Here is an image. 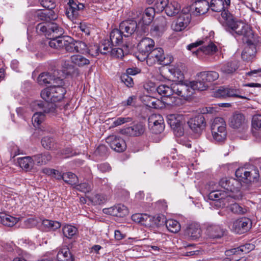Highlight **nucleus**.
I'll return each instance as SVG.
<instances>
[{
	"label": "nucleus",
	"mask_w": 261,
	"mask_h": 261,
	"mask_svg": "<svg viewBox=\"0 0 261 261\" xmlns=\"http://www.w3.org/2000/svg\"><path fill=\"white\" fill-rule=\"evenodd\" d=\"M62 85H54L42 90L40 94L45 102L34 101V106L37 107L35 109L37 110L42 109L45 113L56 115L58 111L56 102L62 99L66 93V90L62 86Z\"/></svg>",
	"instance_id": "nucleus-1"
},
{
	"label": "nucleus",
	"mask_w": 261,
	"mask_h": 261,
	"mask_svg": "<svg viewBox=\"0 0 261 261\" xmlns=\"http://www.w3.org/2000/svg\"><path fill=\"white\" fill-rule=\"evenodd\" d=\"M190 90L185 84L183 83H173L170 86L165 84L159 85L156 88V91L162 96L169 97L176 94L184 98L189 97L191 93Z\"/></svg>",
	"instance_id": "nucleus-2"
},
{
	"label": "nucleus",
	"mask_w": 261,
	"mask_h": 261,
	"mask_svg": "<svg viewBox=\"0 0 261 261\" xmlns=\"http://www.w3.org/2000/svg\"><path fill=\"white\" fill-rule=\"evenodd\" d=\"M219 186L224 189L226 198L239 199L242 195L240 191L241 182L234 178H222L219 182Z\"/></svg>",
	"instance_id": "nucleus-3"
},
{
	"label": "nucleus",
	"mask_w": 261,
	"mask_h": 261,
	"mask_svg": "<svg viewBox=\"0 0 261 261\" xmlns=\"http://www.w3.org/2000/svg\"><path fill=\"white\" fill-rule=\"evenodd\" d=\"M148 65L151 66L158 62L160 64L167 65L173 61V57L171 56L165 57L164 50L162 48L152 49L146 59Z\"/></svg>",
	"instance_id": "nucleus-4"
},
{
	"label": "nucleus",
	"mask_w": 261,
	"mask_h": 261,
	"mask_svg": "<svg viewBox=\"0 0 261 261\" xmlns=\"http://www.w3.org/2000/svg\"><path fill=\"white\" fill-rule=\"evenodd\" d=\"M228 25L233 35L243 36L246 39H253L254 35L252 30L243 22L232 20L229 22Z\"/></svg>",
	"instance_id": "nucleus-5"
},
{
	"label": "nucleus",
	"mask_w": 261,
	"mask_h": 261,
	"mask_svg": "<svg viewBox=\"0 0 261 261\" xmlns=\"http://www.w3.org/2000/svg\"><path fill=\"white\" fill-rule=\"evenodd\" d=\"M230 4V0H211L209 2L210 9L213 12H222V17L229 20L231 19L230 14L226 11Z\"/></svg>",
	"instance_id": "nucleus-6"
},
{
	"label": "nucleus",
	"mask_w": 261,
	"mask_h": 261,
	"mask_svg": "<svg viewBox=\"0 0 261 261\" xmlns=\"http://www.w3.org/2000/svg\"><path fill=\"white\" fill-rule=\"evenodd\" d=\"M154 47V42L152 39L144 38L141 39L138 45L139 54L137 57L138 60L142 62L145 61Z\"/></svg>",
	"instance_id": "nucleus-7"
},
{
	"label": "nucleus",
	"mask_w": 261,
	"mask_h": 261,
	"mask_svg": "<svg viewBox=\"0 0 261 261\" xmlns=\"http://www.w3.org/2000/svg\"><path fill=\"white\" fill-rule=\"evenodd\" d=\"M190 21V14L183 9L177 19L172 22L171 28L175 32H181L187 27Z\"/></svg>",
	"instance_id": "nucleus-8"
},
{
	"label": "nucleus",
	"mask_w": 261,
	"mask_h": 261,
	"mask_svg": "<svg viewBox=\"0 0 261 261\" xmlns=\"http://www.w3.org/2000/svg\"><path fill=\"white\" fill-rule=\"evenodd\" d=\"M167 28V21L166 18L161 16L158 17L152 24L150 32L153 37H159L161 36Z\"/></svg>",
	"instance_id": "nucleus-9"
},
{
	"label": "nucleus",
	"mask_w": 261,
	"mask_h": 261,
	"mask_svg": "<svg viewBox=\"0 0 261 261\" xmlns=\"http://www.w3.org/2000/svg\"><path fill=\"white\" fill-rule=\"evenodd\" d=\"M188 124L190 129L197 134H200L206 127V121L202 115H198L190 118Z\"/></svg>",
	"instance_id": "nucleus-10"
},
{
	"label": "nucleus",
	"mask_w": 261,
	"mask_h": 261,
	"mask_svg": "<svg viewBox=\"0 0 261 261\" xmlns=\"http://www.w3.org/2000/svg\"><path fill=\"white\" fill-rule=\"evenodd\" d=\"M251 226V221L247 218H241L235 220L231 227V230L237 233H243L247 231Z\"/></svg>",
	"instance_id": "nucleus-11"
},
{
	"label": "nucleus",
	"mask_w": 261,
	"mask_h": 261,
	"mask_svg": "<svg viewBox=\"0 0 261 261\" xmlns=\"http://www.w3.org/2000/svg\"><path fill=\"white\" fill-rule=\"evenodd\" d=\"M106 140L111 148L117 152H123L126 148L125 142L120 137L112 135L108 136Z\"/></svg>",
	"instance_id": "nucleus-12"
},
{
	"label": "nucleus",
	"mask_w": 261,
	"mask_h": 261,
	"mask_svg": "<svg viewBox=\"0 0 261 261\" xmlns=\"http://www.w3.org/2000/svg\"><path fill=\"white\" fill-rule=\"evenodd\" d=\"M155 13V9L153 7H148L143 11L142 16L139 21V25H142V30L144 33L148 32L147 26L152 22Z\"/></svg>",
	"instance_id": "nucleus-13"
},
{
	"label": "nucleus",
	"mask_w": 261,
	"mask_h": 261,
	"mask_svg": "<svg viewBox=\"0 0 261 261\" xmlns=\"http://www.w3.org/2000/svg\"><path fill=\"white\" fill-rule=\"evenodd\" d=\"M70 62L72 64L67 62H65L62 66L66 69H71L73 67H82L84 66L88 65L90 64V61L85 57L81 55H74L70 57Z\"/></svg>",
	"instance_id": "nucleus-14"
},
{
	"label": "nucleus",
	"mask_w": 261,
	"mask_h": 261,
	"mask_svg": "<svg viewBox=\"0 0 261 261\" xmlns=\"http://www.w3.org/2000/svg\"><path fill=\"white\" fill-rule=\"evenodd\" d=\"M145 130V125L142 123H137L131 126L123 128L120 130V133L128 136L138 137L144 133Z\"/></svg>",
	"instance_id": "nucleus-15"
},
{
	"label": "nucleus",
	"mask_w": 261,
	"mask_h": 261,
	"mask_svg": "<svg viewBox=\"0 0 261 261\" xmlns=\"http://www.w3.org/2000/svg\"><path fill=\"white\" fill-rule=\"evenodd\" d=\"M68 7L66 10V14L68 17L71 19L76 18L80 12L84 8V5L79 2H76L74 0H69L67 4Z\"/></svg>",
	"instance_id": "nucleus-16"
},
{
	"label": "nucleus",
	"mask_w": 261,
	"mask_h": 261,
	"mask_svg": "<svg viewBox=\"0 0 261 261\" xmlns=\"http://www.w3.org/2000/svg\"><path fill=\"white\" fill-rule=\"evenodd\" d=\"M37 82L40 85L50 84L52 86L56 84H63V80L48 72L41 73L37 78Z\"/></svg>",
	"instance_id": "nucleus-17"
},
{
	"label": "nucleus",
	"mask_w": 261,
	"mask_h": 261,
	"mask_svg": "<svg viewBox=\"0 0 261 261\" xmlns=\"http://www.w3.org/2000/svg\"><path fill=\"white\" fill-rule=\"evenodd\" d=\"M209 9V2L206 0H197L190 7V11L196 15H203Z\"/></svg>",
	"instance_id": "nucleus-18"
},
{
	"label": "nucleus",
	"mask_w": 261,
	"mask_h": 261,
	"mask_svg": "<svg viewBox=\"0 0 261 261\" xmlns=\"http://www.w3.org/2000/svg\"><path fill=\"white\" fill-rule=\"evenodd\" d=\"M138 28L137 22L134 20H127L120 23L119 29L124 37L132 36L136 32Z\"/></svg>",
	"instance_id": "nucleus-19"
},
{
	"label": "nucleus",
	"mask_w": 261,
	"mask_h": 261,
	"mask_svg": "<svg viewBox=\"0 0 261 261\" xmlns=\"http://www.w3.org/2000/svg\"><path fill=\"white\" fill-rule=\"evenodd\" d=\"M200 72H199L197 74L196 81L190 82L188 84H185L190 89L189 91L191 93L189 95V97L193 94L194 90L203 91L208 87V84L205 80H202L200 78Z\"/></svg>",
	"instance_id": "nucleus-20"
},
{
	"label": "nucleus",
	"mask_w": 261,
	"mask_h": 261,
	"mask_svg": "<svg viewBox=\"0 0 261 261\" xmlns=\"http://www.w3.org/2000/svg\"><path fill=\"white\" fill-rule=\"evenodd\" d=\"M239 90L237 89L221 87L219 89L217 90L214 93L216 97L218 98H226L229 97H237L241 98L246 99L244 96H241L239 94Z\"/></svg>",
	"instance_id": "nucleus-21"
},
{
	"label": "nucleus",
	"mask_w": 261,
	"mask_h": 261,
	"mask_svg": "<svg viewBox=\"0 0 261 261\" xmlns=\"http://www.w3.org/2000/svg\"><path fill=\"white\" fill-rule=\"evenodd\" d=\"M246 42L247 45L242 51V58L244 60L250 61L253 59L256 53V46L253 43L252 39H247Z\"/></svg>",
	"instance_id": "nucleus-22"
},
{
	"label": "nucleus",
	"mask_w": 261,
	"mask_h": 261,
	"mask_svg": "<svg viewBox=\"0 0 261 261\" xmlns=\"http://www.w3.org/2000/svg\"><path fill=\"white\" fill-rule=\"evenodd\" d=\"M186 234L192 240H196L201 236V229L198 223H192L187 227Z\"/></svg>",
	"instance_id": "nucleus-23"
},
{
	"label": "nucleus",
	"mask_w": 261,
	"mask_h": 261,
	"mask_svg": "<svg viewBox=\"0 0 261 261\" xmlns=\"http://www.w3.org/2000/svg\"><path fill=\"white\" fill-rule=\"evenodd\" d=\"M32 107L33 111H36L33 115L32 119L33 124L35 127H38L39 125L44 121L45 114L53 116L50 114L45 113L42 109H39L38 110H36L35 108L37 107H35L34 106V102L32 104Z\"/></svg>",
	"instance_id": "nucleus-24"
},
{
	"label": "nucleus",
	"mask_w": 261,
	"mask_h": 261,
	"mask_svg": "<svg viewBox=\"0 0 261 261\" xmlns=\"http://www.w3.org/2000/svg\"><path fill=\"white\" fill-rule=\"evenodd\" d=\"M245 124L244 116L240 113L234 114L229 119V126L234 129L242 127Z\"/></svg>",
	"instance_id": "nucleus-25"
},
{
	"label": "nucleus",
	"mask_w": 261,
	"mask_h": 261,
	"mask_svg": "<svg viewBox=\"0 0 261 261\" xmlns=\"http://www.w3.org/2000/svg\"><path fill=\"white\" fill-rule=\"evenodd\" d=\"M206 233L210 238H219L223 235L224 230L220 225L211 224L207 227Z\"/></svg>",
	"instance_id": "nucleus-26"
},
{
	"label": "nucleus",
	"mask_w": 261,
	"mask_h": 261,
	"mask_svg": "<svg viewBox=\"0 0 261 261\" xmlns=\"http://www.w3.org/2000/svg\"><path fill=\"white\" fill-rule=\"evenodd\" d=\"M55 261H74V258L66 246L61 248Z\"/></svg>",
	"instance_id": "nucleus-27"
},
{
	"label": "nucleus",
	"mask_w": 261,
	"mask_h": 261,
	"mask_svg": "<svg viewBox=\"0 0 261 261\" xmlns=\"http://www.w3.org/2000/svg\"><path fill=\"white\" fill-rule=\"evenodd\" d=\"M254 245L251 244H246L241 245L239 247L233 248L225 252L226 255H229L230 254H241V253H247L253 250Z\"/></svg>",
	"instance_id": "nucleus-28"
},
{
	"label": "nucleus",
	"mask_w": 261,
	"mask_h": 261,
	"mask_svg": "<svg viewBox=\"0 0 261 261\" xmlns=\"http://www.w3.org/2000/svg\"><path fill=\"white\" fill-rule=\"evenodd\" d=\"M217 50V47L213 43L211 42L207 45H204L202 47L193 51V54L196 56H200L201 53L205 55H211L216 53Z\"/></svg>",
	"instance_id": "nucleus-29"
},
{
	"label": "nucleus",
	"mask_w": 261,
	"mask_h": 261,
	"mask_svg": "<svg viewBox=\"0 0 261 261\" xmlns=\"http://www.w3.org/2000/svg\"><path fill=\"white\" fill-rule=\"evenodd\" d=\"M184 118L182 115L179 114H171L168 116V123L171 127L175 129L180 128Z\"/></svg>",
	"instance_id": "nucleus-30"
},
{
	"label": "nucleus",
	"mask_w": 261,
	"mask_h": 261,
	"mask_svg": "<svg viewBox=\"0 0 261 261\" xmlns=\"http://www.w3.org/2000/svg\"><path fill=\"white\" fill-rule=\"evenodd\" d=\"M58 179H63L67 184L71 186H75L79 181L77 176L71 172L65 173L63 174H59Z\"/></svg>",
	"instance_id": "nucleus-31"
},
{
	"label": "nucleus",
	"mask_w": 261,
	"mask_h": 261,
	"mask_svg": "<svg viewBox=\"0 0 261 261\" xmlns=\"http://www.w3.org/2000/svg\"><path fill=\"white\" fill-rule=\"evenodd\" d=\"M180 10V6L179 4L175 1L168 3L165 9L166 13L169 16H172L178 14Z\"/></svg>",
	"instance_id": "nucleus-32"
},
{
	"label": "nucleus",
	"mask_w": 261,
	"mask_h": 261,
	"mask_svg": "<svg viewBox=\"0 0 261 261\" xmlns=\"http://www.w3.org/2000/svg\"><path fill=\"white\" fill-rule=\"evenodd\" d=\"M33 158L38 166L45 165L51 159V156L48 152L35 155Z\"/></svg>",
	"instance_id": "nucleus-33"
},
{
	"label": "nucleus",
	"mask_w": 261,
	"mask_h": 261,
	"mask_svg": "<svg viewBox=\"0 0 261 261\" xmlns=\"http://www.w3.org/2000/svg\"><path fill=\"white\" fill-rule=\"evenodd\" d=\"M31 156H25L19 158L18 163L19 166L23 169L29 170L31 169L34 165V159Z\"/></svg>",
	"instance_id": "nucleus-34"
},
{
	"label": "nucleus",
	"mask_w": 261,
	"mask_h": 261,
	"mask_svg": "<svg viewBox=\"0 0 261 261\" xmlns=\"http://www.w3.org/2000/svg\"><path fill=\"white\" fill-rule=\"evenodd\" d=\"M211 129L214 130V133L217 130H220L222 132V133H224L223 132L224 130L226 129V123L223 118L221 117H216L212 124L211 125ZM224 134L222 135H223Z\"/></svg>",
	"instance_id": "nucleus-35"
},
{
	"label": "nucleus",
	"mask_w": 261,
	"mask_h": 261,
	"mask_svg": "<svg viewBox=\"0 0 261 261\" xmlns=\"http://www.w3.org/2000/svg\"><path fill=\"white\" fill-rule=\"evenodd\" d=\"M123 33L120 29H114L110 35L111 42L114 45H117L122 42L123 38Z\"/></svg>",
	"instance_id": "nucleus-36"
},
{
	"label": "nucleus",
	"mask_w": 261,
	"mask_h": 261,
	"mask_svg": "<svg viewBox=\"0 0 261 261\" xmlns=\"http://www.w3.org/2000/svg\"><path fill=\"white\" fill-rule=\"evenodd\" d=\"M200 78L205 80L207 83L212 82L219 77V74L216 71H208L200 72Z\"/></svg>",
	"instance_id": "nucleus-37"
},
{
	"label": "nucleus",
	"mask_w": 261,
	"mask_h": 261,
	"mask_svg": "<svg viewBox=\"0 0 261 261\" xmlns=\"http://www.w3.org/2000/svg\"><path fill=\"white\" fill-rule=\"evenodd\" d=\"M149 4H153L155 12L159 13L165 10L168 0H147Z\"/></svg>",
	"instance_id": "nucleus-38"
},
{
	"label": "nucleus",
	"mask_w": 261,
	"mask_h": 261,
	"mask_svg": "<svg viewBox=\"0 0 261 261\" xmlns=\"http://www.w3.org/2000/svg\"><path fill=\"white\" fill-rule=\"evenodd\" d=\"M259 176L258 169L253 166L247 170V174L245 179L249 182H254L257 180Z\"/></svg>",
	"instance_id": "nucleus-39"
},
{
	"label": "nucleus",
	"mask_w": 261,
	"mask_h": 261,
	"mask_svg": "<svg viewBox=\"0 0 261 261\" xmlns=\"http://www.w3.org/2000/svg\"><path fill=\"white\" fill-rule=\"evenodd\" d=\"M65 39L64 38L56 36L48 42L50 47L58 49L63 48V45H65Z\"/></svg>",
	"instance_id": "nucleus-40"
},
{
	"label": "nucleus",
	"mask_w": 261,
	"mask_h": 261,
	"mask_svg": "<svg viewBox=\"0 0 261 261\" xmlns=\"http://www.w3.org/2000/svg\"><path fill=\"white\" fill-rule=\"evenodd\" d=\"M166 226L169 231L173 233L178 232L180 229L179 222L173 219H169L166 221Z\"/></svg>",
	"instance_id": "nucleus-41"
},
{
	"label": "nucleus",
	"mask_w": 261,
	"mask_h": 261,
	"mask_svg": "<svg viewBox=\"0 0 261 261\" xmlns=\"http://www.w3.org/2000/svg\"><path fill=\"white\" fill-rule=\"evenodd\" d=\"M238 68V66L234 62H228L224 64L221 68V71L225 74H230L234 72Z\"/></svg>",
	"instance_id": "nucleus-42"
},
{
	"label": "nucleus",
	"mask_w": 261,
	"mask_h": 261,
	"mask_svg": "<svg viewBox=\"0 0 261 261\" xmlns=\"http://www.w3.org/2000/svg\"><path fill=\"white\" fill-rule=\"evenodd\" d=\"M48 30H49V35L51 33L55 34V36L60 37L64 33V30L58 24L56 23L52 22L48 24Z\"/></svg>",
	"instance_id": "nucleus-43"
},
{
	"label": "nucleus",
	"mask_w": 261,
	"mask_h": 261,
	"mask_svg": "<svg viewBox=\"0 0 261 261\" xmlns=\"http://www.w3.org/2000/svg\"><path fill=\"white\" fill-rule=\"evenodd\" d=\"M209 199L212 200H227L226 195L224 192L221 191H212L208 195Z\"/></svg>",
	"instance_id": "nucleus-44"
},
{
	"label": "nucleus",
	"mask_w": 261,
	"mask_h": 261,
	"mask_svg": "<svg viewBox=\"0 0 261 261\" xmlns=\"http://www.w3.org/2000/svg\"><path fill=\"white\" fill-rule=\"evenodd\" d=\"M229 208L231 212L238 215L244 214L247 212V209L245 206L237 203L230 204L229 206Z\"/></svg>",
	"instance_id": "nucleus-45"
},
{
	"label": "nucleus",
	"mask_w": 261,
	"mask_h": 261,
	"mask_svg": "<svg viewBox=\"0 0 261 261\" xmlns=\"http://www.w3.org/2000/svg\"><path fill=\"white\" fill-rule=\"evenodd\" d=\"M113 45L109 40H104L99 45L100 53L103 55L111 53V50L112 49Z\"/></svg>",
	"instance_id": "nucleus-46"
},
{
	"label": "nucleus",
	"mask_w": 261,
	"mask_h": 261,
	"mask_svg": "<svg viewBox=\"0 0 261 261\" xmlns=\"http://www.w3.org/2000/svg\"><path fill=\"white\" fill-rule=\"evenodd\" d=\"M64 235L67 238H72L77 232L76 227L71 225H66L62 229Z\"/></svg>",
	"instance_id": "nucleus-47"
},
{
	"label": "nucleus",
	"mask_w": 261,
	"mask_h": 261,
	"mask_svg": "<svg viewBox=\"0 0 261 261\" xmlns=\"http://www.w3.org/2000/svg\"><path fill=\"white\" fill-rule=\"evenodd\" d=\"M48 23L42 22L38 23L36 27V30L39 35H49V30L48 27Z\"/></svg>",
	"instance_id": "nucleus-48"
},
{
	"label": "nucleus",
	"mask_w": 261,
	"mask_h": 261,
	"mask_svg": "<svg viewBox=\"0 0 261 261\" xmlns=\"http://www.w3.org/2000/svg\"><path fill=\"white\" fill-rule=\"evenodd\" d=\"M91 202L95 205L104 203L107 200V197L103 194H96L89 198Z\"/></svg>",
	"instance_id": "nucleus-49"
},
{
	"label": "nucleus",
	"mask_w": 261,
	"mask_h": 261,
	"mask_svg": "<svg viewBox=\"0 0 261 261\" xmlns=\"http://www.w3.org/2000/svg\"><path fill=\"white\" fill-rule=\"evenodd\" d=\"M41 144L46 149H51L54 147L55 141L53 138L46 136L41 140Z\"/></svg>",
	"instance_id": "nucleus-50"
},
{
	"label": "nucleus",
	"mask_w": 261,
	"mask_h": 261,
	"mask_svg": "<svg viewBox=\"0 0 261 261\" xmlns=\"http://www.w3.org/2000/svg\"><path fill=\"white\" fill-rule=\"evenodd\" d=\"M164 123L163 117L160 114H153L148 118V125L158 124Z\"/></svg>",
	"instance_id": "nucleus-51"
},
{
	"label": "nucleus",
	"mask_w": 261,
	"mask_h": 261,
	"mask_svg": "<svg viewBox=\"0 0 261 261\" xmlns=\"http://www.w3.org/2000/svg\"><path fill=\"white\" fill-rule=\"evenodd\" d=\"M38 18L41 20L48 22L51 20H54L56 18V16L55 14H53L52 11H49L47 14L41 12L38 14Z\"/></svg>",
	"instance_id": "nucleus-52"
},
{
	"label": "nucleus",
	"mask_w": 261,
	"mask_h": 261,
	"mask_svg": "<svg viewBox=\"0 0 261 261\" xmlns=\"http://www.w3.org/2000/svg\"><path fill=\"white\" fill-rule=\"evenodd\" d=\"M115 207V211H116V216L123 217L128 213L127 208L123 204H118Z\"/></svg>",
	"instance_id": "nucleus-53"
},
{
	"label": "nucleus",
	"mask_w": 261,
	"mask_h": 261,
	"mask_svg": "<svg viewBox=\"0 0 261 261\" xmlns=\"http://www.w3.org/2000/svg\"><path fill=\"white\" fill-rule=\"evenodd\" d=\"M223 132H224V134L223 135H221V134H222V132L221 130H216L214 133V130H212V134L214 139L217 142H222L224 141L226 138V130H224Z\"/></svg>",
	"instance_id": "nucleus-54"
},
{
	"label": "nucleus",
	"mask_w": 261,
	"mask_h": 261,
	"mask_svg": "<svg viewBox=\"0 0 261 261\" xmlns=\"http://www.w3.org/2000/svg\"><path fill=\"white\" fill-rule=\"evenodd\" d=\"M75 188L80 192L87 193L90 192L92 190L93 186L92 185L85 182L79 185L76 184L75 185Z\"/></svg>",
	"instance_id": "nucleus-55"
},
{
	"label": "nucleus",
	"mask_w": 261,
	"mask_h": 261,
	"mask_svg": "<svg viewBox=\"0 0 261 261\" xmlns=\"http://www.w3.org/2000/svg\"><path fill=\"white\" fill-rule=\"evenodd\" d=\"M43 224L53 230H55L61 227V223L56 221L45 220L43 221Z\"/></svg>",
	"instance_id": "nucleus-56"
},
{
	"label": "nucleus",
	"mask_w": 261,
	"mask_h": 261,
	"mask_svg": "<svg viewBox=\"0 0 261 261\" xmlns=\"http://www.w3.org/2000/svg\"><path fill=\"white\" fill-rule=\"evenodd\" d=\"M75 52L84 54L87 51V46L86 44L81 41H74Z\"/></svg>",
	"instance_id": "nucleus-57"
},
{
	"label": "nucleus",
	"mask_w": 261,
	"mask_h": 261,
	"mask_svg": "<svg viewBox=\"0 0 261 261\" xmlns=\"http://www.w3.org/2000/svg\"><path fill=\"white\" fill-rule=\"evenodd\" d=\"M17 221L16 218L5 215L4 218H3V224L9 227H12L16 223Z\"/></svg>",
	"instance_id": "nucleus-58"
},
{
	"label": "nucleus",
	"mask_w": 261,
	"mask_h": 261,
	"mask_svg": "<svg viewBox=\"0 0 261 261\" xmlns=\"http://www.w3.org/2000/svg\"><path fill=\"white\" fill-rule=\"evenodd\" d=\"M132 120L130 117H118L115 119L112 124V127H117L125 123L130 122Z\"/></svg>",
	"instance_id": "nucleus-59"
},
{
	"label": "nucleus",
	"mask_w": 261,
	"mask_h": 261,
	"mask_svg": "<svg viewBox=\"0 0 261 261\" xmlns=\"http://www.w3.org/2000/svg\"><path fill=\"white\" fill-rule=\"evenodd\" d=\"M145 98V100L147 101V103H146L147 106L154 109H159L160 108L159 103L160 101L159 100L148 96H146Z\"/></svg>",
	"instance_id": "nucleus-60"
},
{
	"label": "nucleus",
	"mask_w": 261,
	"mask_h": 261,
	"mask_svg": "<svg viewBox=\"0 0 261 261\" xmlns=\"http://www.w3.org/2000/svg\"><path fill=\"white\" fill-rule=\"evenodd\" d=\"M121 81L127 87H132L134 86V82L132 77L126 73H123L120 76Z\"/></svg>",
	"instance_id": "nucleus-61"
},
{
	"label": "nucleus",
	"mask_w": 261,
	"mask_h": 261,
	"mask_svg": "<svg viewBox=\"0 0 261 261\" xmlns=\"http://www.w3.org/2000/svg\"><path fill=\"white\" fill-rule=\"evenodd\" d=\"M171 73L177 80H182L184 78V74L178 67H172L170 69Z\"/></svg>",
	"instance_id": "nucleus-62"
},
{
	"label": "nucleus",
	"mask_w": 261,
	"mask_h": 261,
	"mask_svg": "<svg viewBox=\"0 0 261 261\" xmlns=\"http://www.w3.org/2000/svg\"><path fill=\"white\" fill-rule=\"evenodd\" d=\"M143 12V9L142 8H137L132 11L131 16L133 19H138L139 21L142 16Z\"/></svg>",
	"instance_id": "nucleus-63"
},
{
	"label": "nucleus",
	"mask_w": 261,
	"mask_h": 261,
	"mask_svg": "<svg viewBox=\"0 0 261 261\" xmlns=\"http://www.w3.org/2000/svg\"><path fill=\"white\" fill-rule=\"evenodd\" d=\"M252 125L254 128L261 129V115L253 116L252 120Z\"/></svg>",
	"instance_id": "nucleus-64"
}]
</instances>
